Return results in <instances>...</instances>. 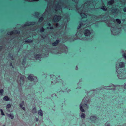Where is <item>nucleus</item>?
<instances>
[{
    "label": "nucleus",
    "instance_id": "39",
    "mask_svg": "<svg viewBox=\"0 0 126 126\" xmlns=\"http://www.w3.org/2000/svg\"><path fill=\"white\" fill-rule=\"evenodd\" d=\"M106 126H110V124H108Z\"/></svg>",
    "mask_w": 126,
    "mask_h": 126
},
{
    "label": "nucleus",
    "instance_id": "9",
    "mask_svg": "<svg viewBox=\"0 0 126 126\" xmlns=\"http://www.w3.org/2000/svg\"><path fill=\"white\" fill-rule=\"evenodd\" d=\"M90 118L92 121H95L96 119V117L95 116H91Z\"/></svg>",
    "mask_w": 126,
    "mask_h": 126
},
{
    "label": "nucleus",
    "instance_id": "23",
    "mask_svg": "<svg viewBox=\"0 0 126 126\" xmlns=\"http://www.w3.org/2000/svg\"><path fill=\"white\" fill-rule=\"evenodd\" d=\"M43 17L42 16L40 17L39 19V21L40 22H41L43 20Z\"/></svg>",
    "mask_w": 126,
    "mask_h": 126
},
{
    "label": "nucleus",
    "instance_id": "11",
    "mask_svg": "<svg viewBox=\"0 0 126 126\" xmlns=\"http://www.w3.org/2000/svg\"><path fill=\"white\" fill-rule=\"evenodd\" d=\"M3 99L4 100L6 101L11 100L10 98L7 96H4L3 98Z\"/></svg>",
    "mask_w": 126,
    "mask_h": 126
},
{
    "label": "nucleus",
    "instance_id": "17",
    "mask_svg": "<svg viewBox=\"0 0 126 126\" xmlns=\"http://www.w3.org/2000/svg\"><path fill=\"white\" fill-rule=\"evenodd\" d=\"M4 90L3 89H1L0 90V94L1 95H2L3 94Z\"/></svg>",
    "mask_w": 126,
    "mask_h": 126
},
{
    "label": "nucleus",
    "instance_id": "1",
    "mask_svg": "<svg viewBox=\"0 0 126 126\" xmlns=\"http://www.w3.org/2000/svg\"><path fill=\"white\" fill-rule=\"evenodd\" d=\"M88 105L86 103H84L83 104H81L80 106V109L81 111L82 112H84L85 111L84 109L88 108Z\"/></svg>",
    "mask_w": 126,
    "mask_h": 126
},
{
    "label": "nucleus",
    "instance_id": "3",
    "mask_svg": "<svg viewBox=\"0 0 126 126\" xmlns=\"http://www.w3.org/2000/svg\"><path fill=\"white\" fill-rule=\"evenodd\" d=\"M20 33V31L18 30H16L12 32H8L7 34L9 35H11L13 34H19Z\"/></svg>",
    "mask_w": 126,
    "mask_h": 126
},
{
    "label": "nucleus",
    "instance_id": "30",
    "mask_svg": "<svg viewBox=\"0 0 126 126\" xmlns=\"http://www.w3.org/2000/svg\"><path fill=\"white\" fill-rule=\"evenodd\" d=\"M80 15L82 16H84V15H85V14L84 13H81L80 14Z\"/></svg>",
    "mask_w": 126,
    "mask_h": 126
},
{
    "label": "nucleus",
    "instance_id": "41",
    "mask_svg": "<svg viewBox=\"0 0 126 126\" xmlns=\"http://www.w3.org/2000/svg\"><path fill=\"white\" fill-rule=\"evenodd\" d=\"M24 101H22L21 103V104H24Z\"/></svg>",
    "mask_w": 126,
    "mask_h": 126
},
{
    "label": "nucleus",
    "instance_id": "12",
    "mask_svg": "<svg viewBox=\"0 0 126 126\" xmlns=\"http://www.w3.org/2000/svg\"><path fill=\"white\" fill-rule=\"evenodd\" d=\"M38 114L39 115H40L41 116H43V112L42 111L41 109L40 110L38 111Z\"/></svg>",
    "mask_w": 126,
    "mask_h": 126
},
{
    "label": "nucleus",
    "instance_id": "45",
    "mask_svg": "<svg viewBox=\"0 0 126 126\" xmlns=\"http://www.w3.org/2000/svg\"><path fill=\"white\" fill-rule=\"evenodd\" d=\"M50 76L51 77V75H50Z\"/></svg>",
    "mask_w": 126,
    "mask_h": 126
},
{
    "label": "nucleus",
    "instance_id": "35",
    "mask_svg": "<svg viewBox=\"0 0 126 126\" xmlns=\"http://www.w3.org/2000/svg\"><path fill=\"white\" fill-rule=\"evenodd\" d=\"M123 11L124 12H126V7H125L124 8Z\"/></svg>",
    "mask_w": 126,
    "mask_h": 126
},
{
    "label": "nucleus",
    "instance_id": "34",
    "mask_svg": "<svg viewBox=\"0 0 126 126\" xmlns=\"http://www.w3.org/2000/svg\"><path fill=\"white\" fill-rule=\"evenodd\" d=\"M35 15L36 16L37 15H38L39 14V13L38 12H36L35 13Z\"/></svg>",
    "mask_w": 126,
    "mask_h": 126
},
{
    "label": "nucleus",
    "instance_id": "22",
    "mask_svg": "<svg viewBox=\"0 0 126 126\" xmlns=\"http://www.w3.org/2000/svg\"><path fill=\"white\" fill-rule=\"evenodd\" d=\"M26 61V58H24L22 61V63L23 65H24Z\"/></svg>",
    "mask_w": 126,
    "mask_h": 126
},
{
    "label": "nucleus",
    "instance_id": "15",
    "mask_svg": "<svg viewBox=\"0 0 126 126\" xmlns=\"http://www.w3.org/2000/svg\"><path fill=\"white\" fill-rule=\"evenodd\" d=\"M41 55L40 54H37L35 55L34 57L35 58H40L41 56Z\"/></svg>",
    "mask_w": 126,
    "mask_h": 126
},
{
    "label": "nucleus",
    "instance_id": "46",
    "mask_svg": "<svg viewBox=\"0 0 126 126\" xmlns=\"http://www.w3.org/2000/svg\"><path fill=\"white\" fill-rule=\"evenodd\" d=\"M3 126H5V125H3Z\"/></svg>",
    "mask_w": 126,
    "mask_h": 126
},
{
    "label": "nucleus",
    "instance_id": "32",
    "mask_svg": "<svg viewBox=\"0 0 126 126\" xmlns=\"http://www.w3.org/2000/svg\"><path fill=\"white\" fill-rule=\"evenodd\" d=\"M10 66H12L13 68H14L13 66L12 65V63H10Z\"/></svg>",
    "mask_w": 126,
    "mask_h": 126
},
{
    "label": "nucleus",
    "instance_id": "21",
    "mask_svg": "<svg viewBox=\"0 0 126 126\" xmlns=\"http://www.w3.org/2000/svg\"><path fill=\"white\" fill-rule=\"evenodd\" d=\"M85 115L84 113H81V117L82 118H84L85 117Z\"/></svg>",
    "mask_w": 126,
    "mask_h": 126
},
{
    "label": "nucleus",
    "instance_id": "44",
    "mask_svg": "<svg viewBox=\"0 0 126 126\" xmlns=\"http://www.w3.org/2000/svg\"><path fill=\"white\" fill-rule=\"evenodd\" d=\"M110 1H111H111H112V0H111Z\"/></svg>",
    "mask_w": 126,
    "mask_h": 126
},
{
    "label": "nucleus",
    "instance_id": "4",
    "mask_svg": "<svg viewBox=\"0 0 126 126\" xmlns=\"http://www.w3.org/2000/svg\"><path fill=\"white\" fill-rule=\"evenodd\" d=\"M83 33L85 36H89L91 34V32L90 30L88 29H86L84 30L83 31Z\"/></svg>",
    "mask_w": 126,
    "mask_h": 126
},
{
    "label": "nucleus",
    "instance_id": "13",
    "mask_svg": "<svg viewBox=\"0 0 126 126\" xmlns=\"http://www.w3.org/2000/svg\"><path fill=\"white\" fill-rule=\"evenodd\" d=\"M101 9L104 11H106L107 10V8L105 6H101Z\"/></svg>",
    "mask_w": 126,
    "mask_h": 126
},
{
    "label": "nucleus",
    "instance_id": "6",
    "mask_svg": "<svg viewBox=\"0 0 126 126\" xmlns=\"http://www.w3.org/2000/svg\"><path fill=\"white\" fill-rule=\"evenodd\" d=\"M59 40H57L52 43V45L54 46L57 45L60 42Z\"/></svg>",
    "mask_w": 126,
    "mask_h": 126
},
{
    "label": "nucleus",
    "instance_id": "7",
    "mask_svg": "<svg viewBox=\"0 0 126 126\" xmlns=\"http://www.w3.org/2000/svg\"><path fill=\"white\" fill-rule=\"evenodd\" d=\"M24 77L23 76H21L20 78V84L21 86L22 85L24 84Z\"/></svg>",
    "mask_w": 126,
    "mask_h": 126
},
{
    "label": "nucleus",
    "instance_id": "26",
    "mask_svg": "<svg viewBox=\"0 0 126 126\" xmlns=\"http://www.w3.org/2000/svg\"><path fill=\"white\" fill-rule=\"evenodd\" d=\"M118 11V10L117 8H115L114 9V12L115 13H117Z\"/></svg>",
    "mask_w": 126,
    "mask_h": 126
},
{
    "label": "nucleus",
    "instance_id": "10",
    "mask_svg": "<svg viewBox=\"0 0 126 126\" xmlns=\"http://www.w3.org/2000/svg\"><path fill=\"white\" fill-rule=\"evenodd\" d=\"M27 78L29 80L33 81L34 80L33 77L31 75H29Z\"/></svg>",
    "mask_w": 126,
    "mask_h": 126
},
{
    "label": "nucleus",
    "instance_id": "37",
    "mask_svg": "<svg viewBox=\"0 0 126 126\" xmlns=\"http://www.w3.org/2000/svg\"><path fill=\"white\" fill-rule=\"evenodd\" d=\"M3 46H0V51L3 48Z\"/></svg>",
    "mask_w": 126,
    "mask_h": 126
},
{
    "label": "nucleus",
    "instance_id": "27",
    "mask_svg": "<svg viewBox=\"0 0 126 126\" xmlns=\"http://www.w3.org/2000/svg\"><path fill=\"white\" fill-rule=\"evenodd\" d=\"M9 55L10 58H11L12 60H13V57L12 55L11 54H10Z\"/></svg>",
    "mask_w": 126,
    "mask_h": 126
},
{
    "label": "nucleus",
    "instance_id": "42",
    "mask_svg": "<svg viewBox=\"0 0 126 126\" xmlns=\"http://www.w3.org/2000/svg\"><path fill=\"white\" fill-rule=\"evenodd\" d=\"M26 25H29L28 24V22H27L26 23Z\"/></svg>",
    "mask_w": 126,
    "mask_h": 126
},
{
    "label": "nucleus",
    "instance_id": "36",
    "mask_svg": "<svg viewBox=\"0 0 126 126\" xmlns=\"http://www.w3.org/2000/svg\"><path fill=\"white\" fill-rule=\"evenodd\" d=\"M35 22H31V25H34V24H35Z\"/></svg>",
    "mask_w": 126,
    "mask_h": 126
},
{
    "label": "nucleus",
    "instance_id": "18",
    "mask_svg": "<svg viewBox=\"0 0 126 126\" xmlns=\"http://www.w3.org/2000/svg\"><path fill=\"white\" fill-rule=\"evenodd\" d=\"M33 41L32 40L28 39L27 40L25 41V42L27 43L32 42Z\"/></svg>",
    "mask_w": 126,
    "mask_h": 126
},
{
    "label": "nucleus",
    "instance_id": "40",
    "mask_svg": "<svg viewBox=\"0 0 126 126\" xmlns=\"http://www.w3.org/2000/svg\"><path fill=\"white\" fill-rule=\"evenodd\" d=\"M50 29H51V30H52V29H53V27L52 26V27H50Z\"/></svg>",
    "mask_w": 126,
    "mask_h": 126
},
{
    "label": "nucleus",
    "instance_id": "20",
    "mask_svg": "<svg viewBox=\"0 0 126 126\" xmlns=\"http://www.w3.org/2000/svg\"><path fill=\"white\" fill-rule=\"evenodd\" d=\"M11 105L10 104H7L6 106V108L7 109H9L11 108Z\"/></svg>",
    "mask_w": 126,
    "mask_h": 126
},
{
    "label": "nucleus",
    "instance_id": "29",
    "mask_svg": "<svg viewBox=\"0 0 126 126\" xmlns=\"http://www.w3.org/2000/svg\"><path fill=\"white\" fill-rule=\"evenodd\" d=\"M122 56L124 58L126 59V54L125 53L123 54L122 55Z\"/></svg>",
    "mask_w": 126,
    "mask_h": 126
},
{
    "label": "nucleus",
    "instance_id": "2",
    "mask_svg": "<svg viewBox=\"0 0 126 126\" xmlns=\"http://www.w3.org/2000/svg\"><path fill=\"white\" fill-rule=\"evenodd\" d=\"M108 4L109 5V27H110V0H109L108 2Z\"/></svg>",
    "mask_w": 126,
    "mask_h": 126
},
{
    "label": "nucleus",
    "instance_id": "19",
    "mask_svg": "<svg viewBox=\"0 0 126 126\" xmlns=\"http://www.w3.org/2000/svg\"><path fill=\"white\" fill-rule=\"evenodd\" d=\"M115 20L116 22L119 24H120L121 23V20L118 18L116 19Z\"/></svg>",
    "mask_w": 126,
    "mask_h": 126
},
{
    "label": "nucleus",
    "instance_id": "5",
    "mask_svg": "<svg viewBox=\"0 0 126 126\" xmlns=\"http://www.w3.org/2000/svg\"><path fill=\"white\" fill-rule=\"evenodd\" d=\"M60 16H57V15H55V16L54 19L53 20V21L55 22H57L58 21L60 18H59Z\"/></svg>",
    "mask_w": 126,
    "mask_h": 126
},
{
    "label": "nucleus",
    "instance_id": "25",
    "mask_svg": "<svg viewBox=\"0 0 126 126\" xmlns=\"http://www.w3.org/2000/svg\"><path fill=\"white\" fill-rule=\"evenodd\" d=\"M0 111L1 112V114L3 115H5L2 110V109H1L0 110Z\"/></svg>",
    "mask_w": 126,
    "mask_h": 126
},
{
    "label": "nucleus",
    "instance_id": "43",
    "mask_svg": "<svg viewBox=\"0 0 126 126\" xmlns=\"http://www.w3.org/2000/svg\"><path fill=\"white\" fill-rule=\"evenodd\" d=\"M48 26H50L51 25V24L50 23H48Z\"/></svg>",
    "mask_w": 126,
    "mask_h": 126
},
{
    "label": "nucleus",
    "instance_id": "8",
    "mask_svg": "<svg viewBox=\"0 0 126 126\" xmlns=\"http://www.w3.org/2000/svg\"><path fill=\"white\" fill-rule=\"evenodd\" d=\"M118 66L120 68H123L125 66V63L123 62H121L119 63Z\"/></svg>",
    "mask_w": 126,
    "mask_h": 126
},
{
    "label": "nucleus",
    "instance_id": "31",
    "mask_svg": "<svg viewBox=\"0 0 126 126\" xmlns=\"http://www.w3.org/2000/svg\"><path fill=\"white\" fill-rule=\"evenodd\" d=\"M23 105L24 104H21V103L19 104L20 107V108H21V107H23Z\"/></svg>",
    "mask_w": 126,
    "mask_h": 126
},
{
    "label": "nucleus",
    "instance_id": "14",
    "mask_svg": "<svg viewBox=\"0 0 126 126\" xmlns=\"http://www.w3.org/2000/svg\"><path fill=\"white\" fill-rule=\"evenodd\" d=\"M8 116L9 117H10L12 119H13L14 118V116L13 114H9L8 115Z\"/></svg>",
    "mask_w": 126,
    "mask_h": 126
},
{
    "label": "nucleus",
    "instance_id": "38",
    "mask_svg": "<svg viewBox=\"0 0 126 126\" xmlns=\"http://www.w3.org/2000/svg\"><path fill=\"white\" fill-rule=\"evenodd\" d=\"M38 120H39V119L38 118H36V122H37L38 121Z\"/></svg>",
    "mask_w": 126,
    "mask_h": 126
},
{
    "label": "nucleus",
    "instance_id": "28",
    "mask_svg": "<svg viewBox=\"0 0 126 126\" xmlns=\"http://www.w3.org/2000/svg\"><path fill=\"white\" fill-rule=\"evenodd\" d=\"M82 25V23L81 22L80 23V26H78L77 27V28L78 29L80 27V26Z\"/></svg>",
    "mask_w": 126,
    "mask_h": 126
},
{
    "label": "nucleus",
    "instance_id": "24",
    "mask_svg": "<svg viewBox=\"0 0 126 126\" xmlns=\"http://www.w3.org/2000/svg\"><path fill=\"white\" fill-rule=\"evenodd\" d=\"M40 30L41 32H43L44 31L45 29L43 27H42L40 29Z\"/></svg>",
    "mask_w": 126,
    "mask_h": 126
},
{
    "label": "nucleus",
    "instance_id": "16",
    "mask_svg": "<svg viewBox=\"0 0 126 126\" xmlns=\"http://www.w3.org/2000/svg\"><path fill=\"white\" fill-rule=\"evenodd\" d=\"M32 112L33 113H36L37 112V110L35 107L33 108L32 109Z\"/></svg>",
    "mask_w": 126,
    "mask_h": 126
},
{
    "label": "nucleus",
    "instance_id": "33",
    "mask_svg": "<svg viewBox=\"0 0 126 126\" xmlns=\"http://www.w3.org/2000/svg\"><path fill=\"white\" fill-rule=\"evenodd\" d=\"M21 108L23 110H25V108L24 107H21V108Z\"/></svg>",
    "mask_w": 126,
    "mask_h": 126
}]
</instances>
